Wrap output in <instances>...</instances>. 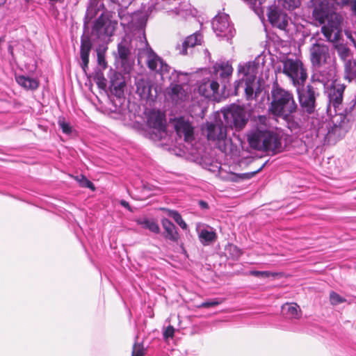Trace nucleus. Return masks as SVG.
Segmentation results:
<instances>
[{
  "label": "nucleus",
  "instance_id": "1",
  "mask_svg": "<svg viewBox=\"0 0 356 356\" xmlns=\"http://www.w3.org/2000/svg\"><path fill=\"white\" fill-rule=\"evenodd\" d=\"M104 7L103 3L89 0L83 19V32L81 44H108L113 42L111 38L118 23L116 21L110 20L103 13L94 21L92 29H90V22L96 17L100 8Z\"/></svg>",
  "mask_w": 356,
  "mask_h": 356
},
{
  "label": "nucleus",
  "instance_id": "2",
  "mask_svg": "<svg viewBox=\"0 0 356 356\" xmlns=\"http://www.w3.org/2000/svg\"><path fill=\"white\" fill-rule=\"evenodd\" d=\"M223 121L220 119L215 122H207L206 131L209 140L215 141L218 148L224 152L231 150L232 140L227 137V129H242L247 122L244 110L238 106H232L222 111Z\"/></svg>",
  "mask_w": 356,
  "mask_h": 356
},
{
  "label": "nucleus",
  "instance_id": "3",
  "mask_svg": "<svg viewBox=\"0 0 356 356\" xmlns=\"http://www.w3.org/2000/svg\"><path fill=\"white\" fill-rule=\"evenodd\" d=\"M312 18L316 24L323 25L321 31L327 41L337 42L336 44H344L342 40L341 24L343 17L337 13L334 3L327 0L319 1L314 8Z\"/></svg>",
  "mask_w": 356,
  "mask_h": 356
},
{
  "label": "nucleus",
  "instance_id": "4",
  "mask_svg": "<svg viewBox=\"0 0 356 356\" xmlns=\"http://www.w3.org/2000/svg\"><path fill=\"white\" fill-rule=\"evenodd\" d=\"M271 119L265 115L257 118V128L248 135L250 147L259 151L280 152L282 149V131L272 125Z\"/></svg>",
  "mask_w": 356,
  "mask_h": 356
},
{
  "label": "nucleus",
  "instance_id": "5",
  "mask_svg": "<svg viewBox=\"0 0 356 356\" xmlns=\"http://www.w3.org/2000/svg\"><path fill=\"white\" fill-rule=\"evenodd\" d=\"M297 105L293 95L282 88H275L272 91V102L269 111L276 117L288 120L296 112Z\"/></svg>",
  "mask_w": 356,
  "mask_h": 356
},
{
  "label": "nucleus",
  "instance_id": "6",
  "mask_svg": "<svg viewBox=\"0 0 356 356\" xmlns=\"http://www.w3.org/2000/svg\"><path fill=\"white\" fill-rule=\"evenodd\" d=\"M239 79L235 84V92L237 95L241 90L245 92L248 99L254 97V90L257 89L256 82V67L251 63L240 64L238 70Z\"/></svg>",
  "mask_w": 356,
  "mask_h": 356
},
{
  "label": "nucleus",
  "instance_id": "7",
  "mask_svg": "<svg viewBox=\"0 0 356 356\" xmlns=\"http://www.w3.org/2000/svg\"><path fill=\"white\" fill-rule=\"evenodd\" d=\"M283 72L297 88L303 85L307 78L306 69L299 59L286 58L283 63Z\"/></svg>",
  "mask_w": 356,
  "mask_h": 356
},
{
  "label": "nucleus",
  "instance_id": "8",
  "mask_svg": "<svg viewBox=\"0 0 356 356\" xmlns=\"http://www.w3.org/2000/svg\"><path fill=\"white\" fill-rule=\"evenodd\" d=\"M266 1L262 4L263 9H267V16L270 24L282 31H286L287 26L291 22V17L286 13V10L282 8L279 4L274 1L272 5L267 6H264ZM264 13L262 16L258 15L260 18L264 17Z\"/></svg>",
  "mask_w": 356,
  "mask_h": 356
},
{
  "label": "nucleus",
  "instance_id": "9",
  "mask_svg": "<svg viewBox=\"0 0 356 356\" xmlns=\"http://www.w3.org/2000/svg\"><path fill=\"white\" fill-rule=\"evenodd\" d=\"M229 19V17L227 14L218 15L213 19L211 24L216 36L222 38L220 41L231 43L236 31Z\"/></svg>",
  "mask_w": 356,
  "mask_h": 356
},
{
  "label": "nucleus",
  "instance_id": "10",
  "mask_svg": "<svg viewBox=\"0 0 356 356\" xmlns=\"http://www.w3.org/2000/svg\"><path fill=\"white\" fill-rule=\"evenodd\" d=\"M145 54L148 67L158 73L161 76V79L163 81L165 76L170 73V67L164 63L163 59L156 55L150 47L146 48Z\"/></svg>",
  "mask_w": 356,
  "mask_h": 356
},
{
  "label": "nucleus",
  "instance_id": "11",
  "mask_svg": "<svg viewBox=\"0 0 356 356\" xmlns=\"http://www.w3.org/2000/svg\"><path fill=\"white\" fill-rule=\"evenodd\" d=\"M333 125L328 131L330 138H341L343 137L351 127L350 119L342 113L336 115L332 120Z\"/></svg>",
  "mask_w": 356,
  "mask_h": 356
},
{
  "label": "nucleus",
  "instance_id": "12",
  "mask_svg": "<svg viewBox=\"0 0 356 356\" xmlns=\"http://www.w3.org/2000/svg\"><path fill=\"white\" fill-rule=\"evenodd\" d=\"M147 122L150 128L154 129L156 135L162 138L165 133V119L163 113L157 111H150L147 114Z\"/></svg>",
  "mask_w": 356,
  "mask_h": 356
},
{
  "label": "nucleus",
  "instance_id": "13",
  "mask_svg": "<svg viewBox=\"0 0 356 356\" xmlns=\"http://www.w3.org/2000/svg\"><path fill=\"white\" fill-rule=\"evenodd\" d=\"M174 128L179 138H184L185 142L191 143L194 140L193 127L188 120L183 117L175 119Z\"/></svg>",
  "mask_w": 356,
  "mask_h": 356
},
{
  "label": "nucleus",
  "instance_id": "14",
  "mask_svg": "<svg viewBox=\"0 0 356 356\" xmlns=\"http://www.w3.org/2000/svg\"><path fill=\"white\" fill-rule=\"evenodd\" d=\"M299 95V100L304 112L312 114L315 111V97L314 92L308 89L307 91L300 92L297 88Z\"/></svg>",
  "mask_w": 356,
  "mask_h": 356
},
{
  "label": "nucleus",
  "instance_id": "15",
  "mask_svg": "<svg viewBox=\"0 0 356 356\" xmlns=\"http://www.w3.org/2000/svg\"><path fill=\"white\" fill-rule=\"evenodd\" d=\"M136 93L141 99L149 100L152 99L157 95V88H154V94L152 92V86L148 79H139L136 82Z\"/></svg>",
  "mask_w": 356,
  "mask_h": 356
},
{
  "label": "nucleus",
  "instance_id": "16",
  "mask_svg": "<svg viewBox=\"0 0 356 356\" xmlns=\"http://www.w3.org/2000/svg\"><path fill=\"white\" fill-rule=\"evenodd\" d=\"M345 86L343 83L334 81L328 92L330 103L335 108H338L341 104Z\"/></svg>",
  "mask_w": 356,
  "mask_h": 356
},
{
  "label": "nucleus",
  "instance_id": "17",
  "mask_svg": "<svg viewBox=\"0 0 356 356\" xmlns=\"http://www.w3.org/2000/svg\"><path fill=\"white\" fill-rule=\"evenodd\" d=\"M310 53L311 60L314 66H320L330 58L327 46H312Z\"/></svg>",
  "mask_w": 356,
  "mask_h": 356
},
{
  "label": "nucleus",
  "instance_id": "18",
  "mask_svg": "<svg viewBox=\"0 0 356 356\" xmlns=\"http://www.w3.org/2000/svg\"><path fill=\"white\" fill-rule=\"evenodd\" d=\"M218 83L213 80L204 79L198 84V92L205 98L213 97L218 92Z\"/></svg>",
  "mask_w": 356,
  "mask_h": 356
},
{
  "label": "nucleus",
  "instance_id": "19",
  "mask_svg": "<svg viewBox=\"0 0 356 356\" xmlns=\"http://www.w3.org/2000/svg\"><path fill=\"white\" fill-rule=\"evenodd\" d=\"M168 94L172 101L176 104L184 102L188 98V94L184 87L178 84H171L168 88Z\"/></svg>",
  "mask_w": 356,
  "mask_h": 356
},
{
  "label": "nucleus",
  "instance_id": "20",
  "mask_svg": "<svg viewBox=\"0 0 356 356\" xmlns=\"http://www.w3.org/2000/svg\"><path fill=\"white\" fill-rule=\"evenodd\" d=\"M207 111V101L205 99H200L192 104L190 106L189 113L193 118H203Z\"/></svg>",
  "mask_w": 356,
  "mask_h": 356
},
{
  "label": "nucleus",
  "instance_id": "21",
  "mask_svg": "<svg viewBox=\"0 0 356 356\" xmlns=\"http://www.w3.org/2000/svg\"><path fill=\"white\" fill-rule=\"evenodd\" d=\"M213 71L216 74H219L221 78L225 79L232 75L233 68L228 61H220L214 65Z\"/></svg>",
  "mask_w": 356,
  "mask_h": 356
},
{
  "label": "nucleus",
  "instance_id": "22",
  "mask_svg": "<svg viewBox=\"0 0 356 356\" xmlns=\"http://www.w3.org/2000/svg\"><path fill=\"white\" fill-rule=\"evenodd\" d=\"M282 312L286 316L291 319H297L301 316L300 307L296 303H286L282 307Z\"/></svg>",
  "mask_w": 356,
  "mask_h": 356
},
{
  "label": "nucleus",
  "instance_id": "23",
  "mask_svg": "<svg viewBox=\"0 0 356 356\" xmlns=\"http://www.w3.org/2000/svg\"><path fill=\"white\" fill-rule=\"evenodd\" d=\"M15 79L19 85L26 90H35L39 85L37 79L24 75L16 76Z\"/></svg>",
  "mask_w": 356,
  "mask_h": 356
},
{
  "label": "nucleus",
  "instance_id": "24",
  "mask_svg": "<svg viewBox=\"0 0 356 356\" xmlns=\"http://www.w3.org/2000/svg\"><path fill=\"white\" fill-rule=\"evenodd\" d=\"M307 124L306 128L314 130L318 134L321 131V129L323 127V122L318 115L314 111L312 114H308Z\"/></svg>",
  "mask_w": 356,
  "mask_h": 356
},
{
  "label": "nucleus",
  "instance_id": "25",
  "mask_svg": "<svg viewBox=\"0 0 356 356\" xmlns=\"http://www.w3.org/2000/svg\"><path fill=\"white\" fill-rule=\"evenodd\" d=\"M162 225L166 233L165 237L170 241H177L178 240V234L174 224L169 220L164 218L162 220Z\"/></svg>",
  "mask_w": 356,
  "mask_h": 356
},
{
  "label": "nucleus",
  "instance_id": "26",
  "mask_svg": "<svg viewBox=\"0 0 356 356\" xmlns=\"http://www.w3.org/2000/svg\"><path fill=\"white\" fill-rule=\"evenodd\" d=\"M199 238L204 245H208L216 240V234L211 229H202L199 232Z\"/></svg>",
  "mask_w": 356,
  "mask_h": 356
},
{
  "label": "nucleus",
  "instance_id": "27",
  "mask_svg": "<svg viewBox=\"0 0 356 356\" xmlns=\"http://www.w3.org/2000/svg\"><path fill=\"white\" fill-rule=\"evenodd\" d=\"M263 166H261L257 171L250 172V173H243V174H236L233 172H229L227 175L226 177H224L223 178L231 181H238L240 179H250L253 176H254L259 171H260L262 169Z\"/></svg>",
  "mask_w": 356,
  "mask_h": 356
},
{
  "label": "nucleus",
  "instance_id": "28",
  "mask_svg": "<svg viewBox=\"0 0 356 356\" xmlns=\"http://www.w3.org/2000/svg\"><path fill=\"white\" fill-rule=\"evenodd\" d=\"M138 225L142 226L143 228L147 229L152 232L159 233L160 228L158 224L153 220L149 219H138L136 220Z\"/></svg>",
  "mask_w": 356,
  "mask_h": 356
},
{
  "label": "nucleus",
  "instance_id": "29",
  "mask_svg": "<svg viewBox=\"0 0 356 356\" xmlns=\"http://www.w3.org/2000/svg\"><path fill=\"white\" fill-rule=\"evenodd\" d=\"M334 49L337 51L340 58L346 63L351 61L353 56L348 46H334Z\"/></svg>",
  "mask_w": 356,
  "mask_h": 356
},
{
  "label": "nucleus",
  "instance_id": "30",
  "mask_svg": "<svg viewBox=\"0 0 356 356\" xmlns=\"http://www.w3.org/2000/svg\"><path fill=\"white\" fill-rule=\"evenodd\" d=\"M203 35L200 31H196L187 36L181 44H202Z\"/></svg>",
  "mask_w": 356,
  "mask_h": 356
},
{
  "label": "nucleus",
  "instance_id": "31",
  "mask_svg": "<svg viewBox=\"0 0 356 356\" xmlns=\"http://www.w3.org/2000/svg\"><path fill=\"white\" fill-rule=\"evenodd\" d=\"M285 10H293L300 5V0H275Z\"/></svg>",
  "mask_w": 356,
  "mask_h": 356
},
{
  "label": "nucleus",
  "instance_id": "32",
  "mask_svg": "<svg viewBox=\"0 0 356 356\" xmlns=\"http://www.w3.org/2000/svg\"><path fill=\"white\" fill-rule=\"evenodd\" d=\"M118 17L120 19V24L123 26L128 25L132 22V15L127 9H123V8H118Z\"/></svg>",
  "mask_w": 356,
  "mask_h": 356
},
{
  "label": "nucleus",
  "instance_id": "33",
  "mask_svg": "<svg viewBox=\"0 0 356 356\" xmlns=\"http://www.w3.org/2000/svg\"><path fill=\"white\" fill-rule=\"evenodd\" d=\"M91 46H81V67L86 72L89 62V54Z\"/></svg>",
  "mask_w": 356,
  "mask_h": 356
},
{
  "label": "nucleus",
  "instance_id": "34",
  "mask_svg": "<svg viewBox=\"0 0 356 356\" xmlns=\"http://www.w3.org/2000/svg\"><path fill=\"white\" fill-rule=\"evenodd\" d=\"M126 84L124 81H113L111 83V90L114 95L118 97L124 95Z\"/></svg>",
  "mask_w": 356,
  "mask_h": 356
},
{
  "label": "nucleus",
  "instance_id": "35",
  "mask_svg": "<svg viewBox=\"0 0 356 356\" xmlns=\"http://www.w3.org/2000/svg\"><path fill=\"white\" fill-rule=\"evenodd\" d=\"M106 49L107 48L105 46H99V47L96 49L98 65L103 70L107 67V63L105 60V53Z\"/></svg>",
  "mask_w": 356,
  "mask_h": 356
},
{
  "label": "nucleus",
  "instance_id": "36",
  "mask_svg": "<svg viewBox=\"0 0 356 356\" xmlns=\"http://www.w3.org/2000/svg\"><path fill=\"white\" fill-rule=\"evenodd\" d=\"M136 42L140 44H149L144 31L138 30L134 33V38L131 40L130 43Z\"/></svg>",
  "mask_w": 356,
  "mask_h": 356
},
{
  "label": "nucleus",
  "instance_id": "37",
  "mask_svg": "<svg viewBox=\"0 0 356 356\" xmlns=\"http://www.w3.org/2000/svg\"><path fill=\"white\" fill-rule=\"evenodd\" d=\"M249 275L257 277L259 278H268L270 277H276L278 275L277 273H273L270 271H259V270H251L248 273Z\"/></svg>",
  "mask_w": 356,
  "mask_h": 356
},
{
  "label": "nucleus",
  "instance_id": "38",
  "mask_svg": "<svg viewBox=\"0 0 356 356\" xmlns=\"http://www.w3.org/2000/svg\"><path fill=\"white\" fill-rule=\"evenodd\" d=\"M226 252L234 259H238L242 254L241 250L237 246L232 244L227 246Z\"/></svg>",
  "mask_w": 356,
  "mask_h": 356
},
{
  "label": "nucleus",
  "instance_id": "39",
  "mask_svg": "<svg viewBox=\"0 0 356 356\" xmlns=\"http://www.w3.org/2000/svg\"><path fill=\"white\" fill-rule=\"evenodd\" d=\"M346 72L347 74V76L350 79L356 76V62L349 61L346 63L345 64Z\"/></svg>",
  "mask_w": 356,
  "mask_h": 356
},
{
  "label": "nucleus",
  "instance_id": "40",
  "mask_svg": "<svg viewBox=\"0 0 356 356\" xmlns=\"http://www.w3.org/2000/svg\"><path fill=\"white\" fill-rule=\"evenodd\" d=\"M75 179L79 183L80 186L82 187H86L91 189L92 191H95V188L94 184L88 180L85 176L79 175L75 177Z\"/></svg>",
  "mask_w": 356,
  "mask_h": 356
},
{
  "label": "nucleus",
  "instance_id": "41",
  "mask_svg": "<svg viewBox=\"0 0 356 356\" xmlns=\"http://www.w3.org/2000/svg\"><path fill=\"white\" fill-rule=\"evenodd\" d=\"M169 216L183 229H187V225L182 219L181 215L175 211H170Z\"/></svg>",
  "mask_w": 356,
  "mask_h": 356
},
{
  "label": "nucleus",
  "instance_id": "42",
  "mask_svg": "<svg viewBox=\"0 0 356 356\" xmlns=\"http://www.w3.org/2000/svg\"><path fill=\"white\" fill-rule=\"evenodd\" d=\"M330 300L332 305H338L345 302V299L335 292H331L330 294Z\"/></svg>",
  "mask_w": 356,
  "mask_h": 356
},
{
  "label": "nucleus",
  "instance_id": "43",
  "mask_svg": "<svg viewBox=\"0 0 356 356\" xmlns=\"http://www.w3.org/2000/svg\"><path fill=\"white\" fill-rule=\"evenodd\" d=\"M134 1V0H111L112 3L118 4V8H123V9H128Z\"/></svg>",
  "mask_w": 356,
  "mask_h": 356
},
{
  "label": "nucleus",
  "instance_id": "44",
  "mask_svg": "<svg viewBox=\"0 0 356 356\" xmlns=\"http://www.w3.org/2000/svg\"><path fill=\"white\" fill-rule=\"evenodd\" d=\"M118 54L120 58L126 60L130 54L128 46H118Z\"/></svg>",
  "mask_w": 356,
  "mask_h": 356
},
{
  "label": "nucleus",
  "instance_id": "45",
  "mask_svg": "<svg viewBox=\"0 0 356 356\" xmlns=\"http://www.w3.org/2000/svg\"><path fill=\"white\" fill-rule=\"evenodd\" d=\"M58 124H59L60 127L61 128L63 133L67 134H69L71 133L72 128H71L70 125L67 122H65V120L63 119H59Z\"/></svg>",
  "mask_w": 356,
  "mask_h": 356
},
{
  "label": "nucleus",
  "instance_id": "46",
  "mask_svg": "<svg viewBox=\"0 0 356 356\" xmlns=\"http://www.w3.org/2000/svg\"><path fill=\"white\" fill-rule=\"evenodd\" d=\"M144 348L143 346L140 344H134L133 347L132 356H143Z\"/></svg>",
  "mask_w": 356,
  "mask_h": 356
},
{
  "label": "nucleus",
  "instance_id": "47",
  "mask_svg": "<svg viewBox=\"0 0 356 356\" xmlns=\"http://www.w3.org/2000/svg\"><path fill=\"white\" fill-rule=\"evenodd\" d=\"M220 303V302L216 299V300L204 302L201 305H200L198 306V307H205V308L212 307L218 305Z\"/></svg>",
  "mask_w": 356,
  "mask_h": 356
},
{
  "label": "nucleus",
  "instance_id": "48",
  "mask_svg": "<svg viewBox=\"0 0 356 356\" xmlns=\"http://www.w3.org/2000/svg\"><path fill=\"white\" fill-rule=\"evenodd\" d=\"M175 333V329L172 326H168L163 331V337L165 339H168V338H172Z\"/></svg>",
  "mask_w": 356,
  "mask_h": 356
},
{
  "label": "nucleus",
  "instance_id": "49",
  "mask_svg": "<svg viewBox=\"0 0 356 356\" xmlns=\"http://www.w3.org/2000/svg\"><path fill=\"white\" fill-rule=\"evenodd\" d=\"M343 32L346 38L349 39L353 44H356V33H353L348 29H345Z\"/></svg>",
  "mask_w": 356,
  "mask_h": 356
},
{
  "label": "nucleus",
  "instance_id": "50",
  "mask_svg": "<svg viewBox=\"0 0 356 356\" xmlns=\"http://www.w3.org/2000/svg\"><path fill=\"white\" fill-rule=\"evenodd\" d=\"M337 6L340 8L347 7L350 3V0H332Z\"/></svg>",
  "mask_w": 356,
  "mask_h": 356
},
{
  "label": "nucleus",
  "instance_id": "51",
  "mask_svg": "<svg viewBox=\"0 0 356 356\" xmlns=\"http://www.w3.org/2000/svg\"><path fill=\"white\" fill-rule=\"evenodd\" d=\"M348 6L350 7L352 13L356 15V0H350V3H348Z\"/></svg>",
  "mask_w": 356,
  "mask_h": 356
},
{
  "label": "nucleus",
  "instance_id": "52",
  "mask_svg": "<svg viewBox=\"0 0 356 356\" xmlns=\"http://www.w3.org/2000/svg\"><path fill=\"white\" fill-rule=\"evenodd\" d=\"M120 204L124 207V208L127 209L129 211H132V209L131 207L129 206V203L125 200H121Z\"/></svg>",
  "mask_w": 356,
  "mask_h": 356
},
{
  "label": "nucleus",
  "instance_id": "53",
  "mask_svg": "<svg viewBox=\"0 0 356 356\" xmlns=\"http://www.w3.org/2000/svg\"><path fill=\"white\" fill-rule=\"evenodd\" d=\"M186 47L187 46H185V45L181 46V47H182L181 54H186Z\"/></svg>",
  "mask_w": 356,
  "mask_h": 356
},
{
  "label": "nucleus",
  "instance_id": "54",
  "mask_svg": "<svg viewBox=\"0 0 356 356\" xmlns=\"http://www.w3.org/2000/svg\"><path fill=\"white\" fill-rule=\"evenodd\" d=\"M200 205L203 208H207V204L205 202H203V201L200 202Z\"/></svg>",
  "mask_w": 356,
  "mask_h": 356
},
{
  "label": "nucleus",
  "instance_id": "55",
  "mask_svg": "<svg viewBox=\"0 0 356 356\" xmlns=\"http://www.w3.org/2000/svg\"><path fill=\"white\" fill-rule=\"evenodd\" d=\"M179 74L180 72H177V71L174 70L173 72H172V76L176 75V76L177 77Z\"/></svg>",
  "mask_w": 356,
  "mask_h": 356
},
{
  "label": "nucleus",
  "instance_id": "56",
  "mask_svg": "<svg viewBox=\"0 0 356 356\" xmlns=\"http://www.w3.org/2000/svg\"><path fill=\"white\" fill-rule=\"evenodd\" d=\"M6 2V0H0V7L3 6Z\"/></svg>",
  "mask_w": 356,
  "mask_h": 356
},
{
  "label": "nucleus",
  "instance_id": "57",
  "mask_svg": "<svg viewBox=\"0 0 356 356\" xmlns=\"http://www.w3.org/2000/svg\"><path fill=\"white\" fill-rule=\"evenodd\" d=\"M354 47H355V49H356V45H355Z\"/></svg>",
  "mask_w": 356,
  "mask_h": 356
}]
</instances>
